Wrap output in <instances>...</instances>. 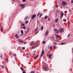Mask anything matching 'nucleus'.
<instances>
[{"label":"nucleus","instance_id":"obj_1","mask_svg":"<svg viewBox=\"0 0 73 73\" xmlns=\"http://www.w3.org/2000/svg\"><path fill=\"white\" fill-rule=\"evenodd\" d=\"M68 5V4H67V3L65 2V1H63L62 3V6H63L64 7L65 5Z\"/></svg>","mask_w":73,"mask_h":73},{"label":"nucleus","instance_id":"obj_2","mask_svg":"<svg viewBox=\"0 0 73 73\" xmlns=\"http://www.w3.org/2000/svg\"><path fill=\"white\" fill-rule=\"evenodd\" d=\"M30 45L32 46L33 47L32 49L34 48V47H35V43L33 42L31 43L30 44Z\"/></svg>","mask_w":73,"mask_h":73},{"label":"nucleus","instance_id":"obj_3","mask_svg":"<svg viewBox=\"0 0 73 73\" xmlns=\"http://www.w3.org/2000/svg\"><path fill=\"white\" fill-rule=\"evenodd\" d=\"M36 14H34L33 15H32L31 17V19H34L36 17Z\"/></svg>","mask_w":73,"mask_h":73},{"label":"nucleus","instance_id":"obj_4","mask_svg":"<svg viewBox=\"0 0 73 73\" xmlns=\"http://www.w3.org/2000/svg\"><path fill=\"white\" fill-rule=\"evenodd\" d=\"M63 31H64V29H59V32L60 33H62Z\"/></svg>","mask_w":73,"mask_h":73},{"label":"nucleus","instance_id":"obj_5","mask_svg":"<svg viewBox=\"0 0 73 73\" xmlns=\"http://www.w3.org/2000/svg\"><path fill=\"white\" fill-rule=\"evenodd\" d=\"M18 41L19 42H21V43H23L24 41H23V40H21V39H19Z\"/></svg>","mask_w":73,"mask_h":73},{"label":"nucleus","instance_id":"obj_6","mask_svg":"<svg viewBox=\"0 0 73 73\" xmlns=\"http://www.w3.org/2000/svg\"><path fill=\"white\" fill-rule=\"evenodd\" d=\"M54 31H55V32L56 33H58V30L56 29H54Z\"/></svg>","mask_w":73,"mask_h":73},{"label":"nucleus","instance_id":"obj_7","mask_svg":"<svg viewBox=\"0 0 73 73\" xmlns=\"http://www.w3.org/2000/svg\"><path fill=\"white\" fill-rule=\"evenodd\" d=\"M48 31H49V30H47L46 31L45 34V35L46 36H48Z\"/></svg>","mask_w":73,"mask_h":73},{"label":"nucleus","instance_id":"obj_8","mask_svg":"<svg viewBox=\"0 0 73 73\" xmlns=\"http://www.w3.org/2000/svg\"><path fill=\"white\" fill-rule=\"evenodd\" d=\"M43 69L44 70H48V68L46 67H43Z\"/></svg>","mask_w":73,"mask_h":73},{"label":"nucleus","instance_id":"obj_9","mask_svg":"<svg viewBox=\"0 0 73 73\" xmlns=\"http://www.w3.org/2000/svg\"><path fill=\"white\" fill-rule=\"evenodd\" d=\"M48 49H51L52 48V46H50V45H49L48 47Z\"/></svg>","mask_w":73,"mask_h":73},{"label":"nucleus","instance_id":"obj_10","mask_svg":"<svg viewBox=\"0 0 73 73\" xmlns=\"http://www.w3.org/2000/svg\"><path fill=\"white\" fill-rule=\"evenodd\" d=\"M44 53V51H42V52L41 53V54L40 55L41 56H42Z\"/></svg>","mask_w":73,"mask_h":73},{"label":"nucleus","instance_id":"obj_11","mask_svg":"<svg viewBox=\"0 0 73 73\" xmlns=\"http://www.w3.org/2000/svg\"><path fill=\"white\" fill-rule=\"evenodd\" d=\"M55 35L56 37L57 40H58V37H59L58 35H57L55 34Z\"/></svg>","mask_w":73,"mask_h":73},{"label":"nucleus","instance_id":"obj_12","mask_svg":"<svg viewBox=\"0 0 73 73\" xmlns=\"http://www.w3.org/2000/svg\"><path fill=\"white\" fill-rule=\"evenodd\" d=\"M58 19L56 18L55 21V22L56 23H57L58 22Z\"/></svg>","mask_w":73,"mask_h":73},{"label":"nucleus","instance_id":"obj_13","mask_svg":"<svg viewBox=\"0 0 73 73\" xmlns=\"http://www.w3.org/2000/svg\"><path fill=\"white\" fill-rule=\"evenodd\" d=\"M25 4L20 5V6L21 7H23V6H25Z\"/></svg>","mask_w":73,"mask_h":73},{"label":"nucleus","instance_id":"obj_14","mask_svg":"<svg viewBox=\"0 0 73 73\" xmlns=\"http://www.w3.org/2000/svg\"><path fill=\"white\" fill-rule=\"evenodd\" d=\"M15 36L17 38H18V37H19V35H18V34H15Z\"/></svg>","mask_w":73,"mask_h":73},{"label":"nucleus","instance_id":"obj_15","mask_svg":"<svg viewBox=\"0 0 73 73\" xmlns=\"http://www.w3.org/2000/svg\"><path fill=\"white\" fill-rule=\"evenodd\" d=\"M51 57H52V54H49V58H51Z\"/></svg>","mask_w":73,"mask_h":73},{"label":"nucleus","instance_id":"obj_16","mask_svg":"<svg viewBox=\"0 0 73 73\" xmlns=\"http://www.w3.org/2000/svg\"><path fill=\"white\" fill-rule=\"evenodd\" d=\"M28 18V16H27V17H25V18L24 19L25 20H27V19Z\"/></svg>","mask_w":73,"mask_h":73},{"label":"nucleus","instance_id":"obj_17","mask_svg":"<svg viewBox=\"0 0 73 73\" xmlns=\"http://www.w3.org/2000/svg\"><path fill=\"white\" fill-rule=\"evenodd\" d=\"M48 18V16H46L44 17V19H46Z\"/></svg>","mask_w":73,"mask_h":73},{"label":"nucleus","instance_id":"obj_18","mask_svg":"<svg viewBox=\"0 0 73 73\" xmlns=\"http://www.w3.org/2000/svg\"><path fill=\"white\" fill-rule=\"evenodd\" d=\"M38 55H37L36 56V57H35V60L36 59V58H38Z\"/></svg>","mask_w":73,"mask_h":73},{"label":"nucleus","instance_id":"obj_19","mask_svg":"<svg viewBox=\"0 0 73 73\" xmlns=\"http://www.w3.org/2000/svg\"><path fill=\"white\" fill-rule=\"evenodd\" d=\"M28 21L27 20L26 21L25 24H28Z\"/></svg>","mask_w":73,"mask_h":73},{"label":"nucleus","instance_id":"obj_20","mask_svg":"<svg viewBox=\"0 0 73 73\" xmlns=\"http://www.w3.org/2000/svg\"><path fill=\"white\" fill-rule=\"evenodd\" d=\"M44 29V27L43 26H42L41 27V30H42Z\"/></svg>","mask_w":73,"mask_h":73},{"label":"nucleus","instance_id":"obj_21","mask_svg":"<svg viewBox=\"0 0 73 73\" xmlns=\"http://www.w3.org/2000/svg\"><path fill=\"white\" fill-rule=\"evenodd\" d=\"M21 33L22 34V35H23V30H21Z\"/></svg>","mask_w":73,"mask_h":73},{"label":"nucleus","instance_id":"obj_22","mask_svg":"<svg viewBox=\"0 0 73 73\" xmlns=\"http://www.w3.org/2000/svg\"><path fill=\"white\" fill-rule=\"evenodd\" d=\"M1 67L3 69L4 68V65H3L1 66Z\"/></svg>","mask_w":73,"mask_h":73},{"label":"nucleus","instance_id":"obj_23","mask_svg":"<svg viewBox=\"0 0 73 73\" xmlns=\"http://www.w3.org/2000/svg\"><path fill=\"white\" fill-rule=\"evenodd\" d=\"M30 73H35V71H32L30 72Z\"/></svg>","mask_w":73,"mask_h":73},{"label":"nucleus","instance_id":"obj_24","mask_svg":"<svg viewBox=\"0 0 73 73\" xmlns=\"http://www.w3.org/2000/svg\"><path fill=\"white\" fill-rule=\"evenodd\" d=\"M24 25H25L24 23H22L21 25V26H24Z\"/></svg>","mask_w":73,"mask_h":73},{"label":"nucleus","instance_id":"obj_25","mask_svg":"<svg viewBox=\"0 0 73 73\" xmlns=\"http://www.w3.org/2000/svg\"><path fill=\"white\" fill-rule=\"evenodd\" d=\"M2 57H3V55L2 54H1V55L0 56V57H1V58H2Z\"/></svg>","mask_w":73,"mask_h":73},{"label":"nucleus","instance_id":"obj_26","mask_svg":"<svg viewBox=\"0 0 73 73\" xmlns=\"http://www.w3.org/2000/svg\"><path fill=\"white\" fill-rule=\"evenodd\" d=\"M45 43V41H44L42 43V44H44Z\"/></svg>","mask_w":73,"mask_h":73},{"label":"nucleus","instance_id":"obj_27","mask_svg":"<svg viewBox=\"0 0 73 73\" xmlns=\"http://www.w3.org/2000/svg\"><path fill=\"white\" fill-rule=\"evenodd\" d=\"M23 29H26V28H25V27H23Z\"/></svg>","mask_w":73,"mask_h":73},{"label":"nucleus","instance_id":"obj_28","mask_svg":"<svg viewBox=\"0 0 73 73\" xmlns=\"http://www.w3.org/2000/svg\"><path fill=\"white\" fill-rule=\"evenodd\" d=\"M63 21H64V22H66V20H65L64 19H63Z\"/></svg>","mask_w":73,"mask_h":73},{"label":"nucleus","instance_id":"obj_29","mask_svg":"<svg viewBox=\"0 0 73 73\" xmlns=\"http://www.w3.org/2000/svg\"><path fill=\"white\" fill-rule=\"evenodd\" d=\"M61 16H63V15H64V13H61Z\"/></svg>","mask_w":73,"mask_h":73},{"label":"nucleus","instance_id":"obj_30","mask_svg":"<svg viewBox=\"0 0 73 73\" xmlns=\"http://www.w3.org/2000/svg\"><path fill=\"white\" fill-rule=\"evenodd\" d=\"M21 70H23V71L24 70L23 69V68L21 67Z\"/></svg>","mask_w":73,"mask_h":73},{"label":"nucleus","instance_id":"obj_31","mask_svg":"<svg viewBox=\"0 0 73 73\" xmlns=\"http://www.w3.org/2000/svg\"><path fill=\"white\" fill-rule=\"evenodd\" d=\"M6 61L7 62H8V60L7 59L6 60Z\"/></svg>","mask_w":73,"mask_h":73},{"label":"nucleus","instance_id":"obj_32","mask_svg":"<svg viewBox=\"0 0 73 73\" xmlns=\"http://www.w3.org/2000/svg\"><path fill=\"white\" fill-rule=\"evenodd\" d=\"M28 29L27 31L28 32V31H29V28H28Z\"/></svg>","mask_w":73,"mask_h":73},{"label":"nucleus","instance_id":"obj_33","mask_svg":"<svg viewBox=\"0 0 73 73\" xmlns=\"http://www.w3.org/2000/svg\"><path fill=\"white\" fill-rule=\"evenodd\" d=\"M3 27H1V31H3Z\"/></svg>","mask_w":73,"mask_h":73},{"label":"nucleus","instance_id":"obj_34","mask_svg":"<svg viewBox=\"0 0 73 73\" xmlns=\"http://www.w3.org/2000/svg\"><path fill=\"white\" fill-rule=\"evenodd\" d=\"M27 55H29V53H27L26 54Z\"/></svg>","mask_w":73,"mask_h":73},{"label":"nucleus","instance_id":"obj_35","mask_svg":"<svg viewBox=\"0 0 73 73\" xmlns=\"http://www.w3.org/2000/svg\"><path fill=\"white\" fill-rule=\"evenodd\" d=\"M26 1V0H23V2H25Z\"/></svg>","mask_w":73,"mask_h":73},{"label":"nucleus","instance_id":"obj_36","mask_svg":"<svg viewBox=\"0 0 73 73\" xmlns=\"http://www.w3.org/2000/svg\"><path fill=\"white\" fill-rule=\"evenodd\" d=\"M48 21H50V18H49V17H48Z\"/></svg>","mask_w":73,"mask_h":73},{"label":"nucleus","instance_id":"obj_37","mask_svg":"<svg viewBox=\"0 0 73 73\" xmlns=\"http://www.w3.org/2000/svg\"><path fill=\"white\" fill-rule=\"evenodd\" d=\"M62 16H61V17H60V19H62Z\"/></svg>","mask_w":73,"mask_h":73},{"label":"nucleus","instance_id":"obj_38","mask_svg":"<svg viewBox=\"0 0 73 73\" xmlns=\"http://www.w3.org/2000/svg\"><path fill=\"white\" fill-rule=\"evenodd\" d=\"M37 23L39 24L40 23V22H39V21H37Z\"/></svg>","mask_w":73,"mask_h":73},{"label":"nucleus","instance_id":"obj_39","mask_svg":"<svg viewBox=\"0 0 73 73\" xmlns=\"http://www.w3.org/2000/svg\"><path fill=\"white\" fill-rule=\"evenodd\" d=\"M55 41H57L58 42V41H59V40H55Z\"/></svg>","mask_w":73,"mask_h":73},{"label":"nucleus","instance_id":"obj_40","mask_svg":"<svg viewBox=\"0 0 73 73\" xmlns=\"http://www.w3.org/2000/svg\"><path fill=\"white\" fill-rule=\"evenodd\" d=\"M22 49H25V47H23Z\"/></svg>","mask_w":73,"mask_h":73},{"label":"nucleus","instance_id":"obj_41","mask_svg":"<svg viewBox=\"0 0 73 73\" xmlns=\"http://www.w3.org/2000/svg\"><path fill=\"white\" fill-rule=\"evenodd\" d=\"M35 52H36V51H35V52H34V54H33V55H35Z\"/></svg>","mask_w":73,"mask_h":73},{"label":"nucleus","instance_id":"obj_42","mask_svg":"<svg viewBox=\"0 0 73 73\" xmlns=\"http://www.w3.org/2000/svg\"><path fill=\"white\" fill-rule=\"evenodd\" d=\"M37 31V29L36 28V29L35 30V31Z\"/></svg>","mask_w":73,"mask_h":73},{"label":"nucleus","instance_id":"obj_43","mask_svg":"<svg viewBox=\"0 0 73 73\" xmlns=\"http://www.w3.org/2000/svg\"><path fill=\"white\" fill-rule=\"evenodd\" d=\"M23 73H26V72H25V71H23Z\"/></svg>","mask_w":73,"mask_h":73},{"label":"nucleus","instance_id":"obj_44","mask_svg":"<svg viewBox=\"0 0 73 73\" xmlns=\"http://www.w3.org/2000/svg\"><path fill=\"white\" fill-rule=\"evenodd\" d=\"M61 45H64V43H61Z\"/></svg>","mask_w":73,"mask_h":73},{"label":"nucleus","instance_id":"obj_45","mask_svg":"<svg viewBox=\"0 0 73 73\" xmlns=\"http://www.w3.org/2000/svg\"><path fill=\"white\" fill-rule=\"evenodd\" d=\"M25 7L23 6L22 7V8H25Z\"/></svg>","mask_w":73,"mask_h":73},{"label":"nucleus","instance_id":"obj_46","mask_svg":"<svg viewBox=\"0 0 73 73\" xmlns=\"http://www.w3.org/2000/svg\"><path fill=\"white\" fill-rule=\"evenodd\" d=\"M65 13H66L67 12V11H66L64 12Z\"/></svg>","mask_w":73,"mask_h":73},{"label":"nucleus","instance_id":"obj_47","mask_svg":"<svg viewBox=\"0 0 73 73\" xmlns=\"http://www.w3.org/2000/svg\"><path fill=\"white\" fill-rule=\"evenodd\" d=\"M71 2L72 3H73V0H72L71 1Z\"/></svg>","mask_w":73,"mask_h":73},{"label":"nucleus","instance_id":"obj_48","mask_svg":"<svg viewBox=\"0 0 73 73\" xmlns=\"http://www.w3.org/2000/svg\"><path fill=\"white\" fill-rule=\"evenodd\" d=\"M40 13H38L37 16H38L39 15H40Z\"/></svg>","mask_w":73,"mask_h":73},{"label":"nucleus","instance_id":"obj_49","mask_svg":"<svg viewBox=\"0 0 73 73\" xmlns=\"http://www.w3.org/2000/svg\"><path fill=\"white\" fill-rule=\"evenodd\" d=\"M69 36H70V34H69L68 35V37H69Z\"/></svg>","mask_w":73,"mask_h":73},{"label":"nucleus","instance_id":"obj_50","mask_svg":"<svg viewBox=\"0 0 73 73\" xmlns=\"http://www.w3.org/2000/svg\"><path fill=\"white\" fill-rule=\"evenodd\" d=\"M38 33V32H36V33H35V35H36V34H37V33Z\"/></svg>","mask_w":73,"mask_h":73},{"label":"nucleus","instance_id":"obj_51","mask_svg":"<svg viewBox=\"0 0 73 73\" xmlns=\"http://www.w3.org/2000/svg\"><path fill=\"white\" fill-rule=\"evenodd\" d=\"M42 13H41L40 14V16H42Z\"/></svg>","mask_w":73,"mask_h":73},{"label":"nucleus","instance_id":"obj_52","mask_svg":"<svg viewBox=\"0 0 73 73\" xmlns=\"http://www.w3.org/2000/svg\"><path fill=\"white\" fill-rule=\"evenodd\" d=\"M14 56H16V54H15L14 55Z\"/></svg>","mask_w":73,"mask_h":73},{"label":"nucleus","instance_id":"obj_53","mask_svg":"<svg viewBox=\"0 0 73 73\" xmlns=\"http://www.w3.org/2000/svg\"><path fill=\"white\" fill-rule=\"evenodd\" d=\"M53 48H55V46H53Z\"/></svg>","mask_w":73,"mask_h":73},{"label":"nucleus","instance_id":"obj_54","mask_svg":"<svg viewBox=\"0 0 73 73\" xmlns=\"http://www.w3.org/2000/svg\"><path fill=\"white\" fill-rule=\"evenodd\" d=\"M56 44H57V43H55V45H56Z\"/></svg>","mask_w":73,"mask_h":73},{"label":"nucleus","instance_id":"obj_55","mask_svg":"<svg viewBox=\"0 0 73 73\" xmlns=\"http://www.w3.org/2000/svg\"><path fill=\"white\" fill-rule=\"evenodd\" d=\"M26 43H26V42H24V44H26Z\"/></svg>","mask_w":73,"mask_h":73},{"label":"nucleus","instance_id":"obj_56","mask_svg":"<svg viewBox=\"0 0 73 73\" xmlns=\"http://www.w3.org/2000/svg\"><path fill=\"white\" fill-rule=\"evenodd\" d=\"M53 27H55V25H53Z\"/></svg>","mask_w":73,"mask_h":73},{"label":"nucleus","instance_id":"obj_57","mask_svg":"<svg viewBox=\"0 0 73 73\" xmlns=\"http://www.w3.org/2000/svg\"><path fill=\"white\" fill-rule=\"evenodd\" d=\"M27 32H28V31H27L26 33H27Z\"/></svg>","mask_w":73,"mask_h":73},{"label":"nucleus","instance_id":"obj_58","mask_svg":"<svg viewBox=\"0 0 73 73\" xmlns=\"http://www.w3.org/2000/svg\"><path fill=\"white\" fill-rule=\"evenodd\" d=\"M23 35V34H21V36H22V35Z\"/></svg>","mask_w":73,"mask_h":73},{"label":"nucleus","instance_id":"obj_59","mask_svg":"<svg viewBox=\"0 0 73 73\" xmlns=\"http://www.w3.org/2000/svg\"><path fill=\"white\" fill-rule=\"evenodd\" d=\"M41 15H40L39 17H41Z\"/></svg>","mask_w":73,"mask_h":73},{"label":"nucleus","instance_id":"obj_60","mask_svg":"<svg viewBox=\"0 0 73 73\" xmlns=\"http://www.w3.org/2000/svg\"><path fill=\"white\" fill-rule=\"evenodd\" d=\"M62 0H60V1H62Z\"/></svg>","mask_w":73,"mask_h":73},{"label":"nucleus","instance_id":"obj_61","mask_svg":"<svg viewBox=\"0 0 73 73\" xmlns=\"http://www.w3.org/2000/svg\"><path fill=\"white\" fill-rule=\"evenodd\" d=\"M71 10H69V11L70 12V11Z\"/></svg>","mask_w":73,"mask_h":73},{"label":"nucleus","instance_id":"obj_62","mask_svg":"<svg viewBox=\"0 0 73 73\" xmlns=\"http://www.w3.org/2000/svg\"><path fill=\"white\" fill-rule=\"evenodd\" d=\"M44 62H42V64H44Z\"/></svg>","mask_w":73,"mask_h":73},{"label":"nucleus","instance_id":"obj_63","mask_svg":"<svg viewBox=\"0 0 73 73\" xmlns=\"http://www.w3.org/2000/svg\"><path fill=\"white\" fill-rule=\"evenodd\" d=\"M56 7H57V6L56 5Z\"/></svg>","mask_w":73,"mask_h":73},{"label":"nucleus","instance_id":"obj_64","mask_svg":"<svg viewBox=\"0 0 73 73\" xmlns=\"http://www.w3.org/2000/svg\"><path fill=\"white\" fill-rule=\"evenodd\" d=\"M13 1H15V0H13Z\"/></svg>","mask_w":73,"mask_h":73}]
</instances>
